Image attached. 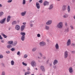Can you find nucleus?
Returning <instances> with one entry per match:
<instances>
[{"instance_id":"nucleus-1","label":"nucleus","mask_w":75,"mask_h":75,"mask_svg":"<svg viewBox=\"0 0 75 75\" xmlns=\"http://www.w3.org/2000/svg\"><path fill=\"white\" fill-rule=\"evenodd\" d=\"M21 34L22 35L21 37V40L22 41H24V40L25 39V33L21 32Z\"/></svg>"},{"instance_id":"nucleus-2","label":"nucleus","mask_w":75,"mask_h":75,"mask_svg":"<svg viewBox=\"0 0 75 75\" xmlns=\"http://www.w3.org/2000/svg\"><path fill=\"white\" fill-rule=\"evenodd\" d=\"M57 27L58 28H62L63 27V23L62 22H60L57 25Z\"/></svg>"},{"instance_id":"nucleus-3","label":"nucleus","mask_w":75,"mask_h":75,"mask_svg":"<svg viewBox=\"0 0 75 75\" xmlns=\"http://www.w3.org/2000/svg\"><path fill=\"white\" fill-rule=\"evenodd\" d=\"M6 18L2 19L0 21V23H1V24H3V23H4V22L6 21Z\"/></svg>"},{"instance_id":"nucleus-4","label":"nucleus","mask_w":75,"mask_h":75,"mask_svg":"<svg viewBox=\"0 0 75 75\" xmlns=\"http://www.w3.org/2000/svg\"><path fill=\"white\" fill-rule=\"evenodd\" d=\"M31 64L32 67L35 66V65H36V63H35V62L34 61H32L31 62Z\"/></svg>"},{"instance_id":"nucleus-5","label":"nucleus","mask_w":75,"mask_h":75,"mask_svg":"<svg viewBox=\"0 0 75 75\" xmlns=\"http://www.w3.org/2000/svg\"><path fill=\"white\" fill-rule=\"evenodd\" d=\"M64 58H67V57H68V52L67 51H66L64 53Z\"/></svg>"},{"instance_id":"nucleus-6","label":"nucleus","mask_w":75,"mask_h":75,"mask_svg":"<svg viewBox=\"0 0 75 75\" xmlns=\"http://www.w3.org/2000/svg\"><path fill=\"white\" fill-rule=\"evenodd\" d=\"M49 2L47 1H45L43 3V5L44 6H48L49 5Z\"/></svg>"},{"instance_id":"nucleus-7","label":"nucleus","mask_w":75,"mask_h":75,"mask_svg":"<svg viewBox=\"0 0 75 75\" xmlns=\"http://www.w3.org/2000/svg\"><path fill=\"white\" fill-rule=\"evenodd\" d=\"M15 29L16 30H18L20 29V27L18 25H16L15 26Z\"/></svg>"},{"instance_id":"nucleus-8","label":"nucleus","mask_w":75,"mask_h":75,"mask_svg":"<svg viewBox=\"0 0 75 75\" xmlns=\"http://www.w3.org/2000/svg\"><path fill=\"white\" fill-rule=\"evenodd\" d=\"M36 5L37 7V8L38 9H40V4H39L38 3L36 2Z\"/></svg>"},{"instance_id":"nucleus-9","label":"nucleus","mask_w":75,"mask_h":75,"mask_svg":"<svg viewBox=\"0 0 75 75\" xmlns=\"http://www.w3.org/2000/svg\"><path fill=\"white\" fill-rule=\"evenodd\" d=\"M52 21V20L48 21L47 22H46L47 25H50L51 24Z\"/></svg>"},{"instance_id":"nucleus-10","label":"nucleus","mask_w":75,"mask_h":75,"mask_svg":"<svg viewBox=\"0 0 75 75\" xmlns=\"http://www.w3.org/2000/svg\"><path fill=\"white\" fill-rule=\"evenodd\" d=\"M67 10V6L66 5H64L62 7V11H65Z\"/></svg>"},{"instance_id":"nucleus-11","label":"nucleus","mask_w":75,"mask_h":75,"mask_svg":"<svg viewBox=\"0 0 75 75\" xmlns=\"http://www.w3.org/2000/svg\"><path fill=\"white\" fill-rule=\"evenodd\" d=\"M70 44H71V40L69 39L67 42V45L69 46V45H70Z\"/></svg>"},{"instance_id":"nucleus-12","label":"nucleus","mask_w":75,"mask_h":75,"mask_svg":"<svg viewBox=\"0 0 75 75\" xmlns=\"http://www.w3.org/2000/svg\"><path fill=\"white\" fill-rule=\"evenodd\" d=\"M53 7H54V5L53 4H51L50 5L48 9L49 10H51V9L53 8Z\"/></svg>"},{"instance_id":"nucleus-13","label":"nucleus","mask_w":75,"mask_h":75,"mask_svg":"<svg viewBox=\"0 0 75 75\" xmlns=\"http://www.w3.org/2000/svg\"><path fill=\"white\" fill-rule=\"evenodd\" d=\"M40 46H44L45 45V43L44 42H42L40 43Z\"/></svg>"},{"instance_id":"nucleus-14","label":"nucleus","mask_w":75,"mask_h":75,"mask_svg":"<svg viewBox=\"0 0 75 75\" xmlns=\"http://www.w3.org/2000/svg\"><path fill=\"white\" fill-rule=\"evenodd\" d=\"M69 72L70 73H72L73 72V69H72V68L71 67H70L69 68Z\"/></svg>"},{"instance_id":"nucleus-15","label":"nucleus","mask_w":75,"mask_h":75,"mask_svg":"<svg viewBox=\"0 0 75 75\" xmlns=\"http://www.w3.org/2000/svg\"><path fill=\"white\" fill-rule=\"evenodd\" d=\"M55 47L56 50L59 49V45H58V43H56V44L55 45Z\"/></svg>"},{"instance_id":"nucleus-16","label":"nucleus","mask_w":75,"mask_h":75,"mask_svg":"<svg viewBox=\"0 0 75 75\" xmlns=\"http://www.w3.org/2000/svg\"><path fill=\"white\" fill-rule=\"evenodd\" d=\"M26 11H25L24 12H22L21 13V15L22 16H24L25 15V14H26Z\"/></svg>"},{"instance_id":"nucleus-17","label":"nucleus","mask_w":75,"mask_h":75,"mask_svg":"<svg viewBox=\"0 0 75 75\" xmlns=\"http://www.w3.org/2000/svg\"><path fill=\"white\" fill-rule=\"evenodd\" d=\"M25 25H23L21 26V31H23L24 30V28H25Z\"/></svg>"},{"instance_id":"nucleus-18","label":"nucleus","mask_w":75,"mask_h":75,"mask_svg":"<svg viewBox=\"0 0 75 75\" xmlns=\"http://www.w3.org/2000/svg\"><path fill=\"white\" fill-rule=\"evenodd\" d=\"M58 60H55L53 62V64L54 65H55L56 64H58Z\"/></svg>"},{"instance_id":"nucleus-19","label":"nucleus","mask_w":75,"mask_h":75,"mask_svg":"<svg viewBox=\"0 0 75 75\" xmlns=\"http://www.w3.org/2000/svg\"><path fill=\"white\" fill-rule=\"evenodd\" d=\"M45 29L46 30H48L50 29V27H49V26L46 25L45 26Z\"/></svg>"},{"instance_id":"nucleus-20","label":"nucleus","mask_w":75,"mask_h":75,"mask_svg":"<svg viewBox=\"0 0 75 75\" xmlns=\"http://www.w3.org/2000/svg\"><path fill=\"white\" fill-rule=\"evenodd\" d=\"M40 68L42 71H45V69H44V66H42L40 67Z\"/></svg>"},{"instance_id":"nucleus-21","label":"nucleus","mask_w":75,"mask_h":75,"mask_svg":"<svg viewBox=\"0 0 75 75\" xmlns=\"http://www.w3.org/2000/svg\"><path fill=\"white\" fill-rule=\"evenodd\" d=\"M10 18H11V17H10V16H8V17L7 19V22H9V21H10Z\"/></svg>"},{"instance_id":"nucleus-22","label":"nucleus","mask_w":75,"mask_h":75,"mask_svg":"<svg viewBox=\"0 0 75 75\" xmlns=\"http://www.w3.org/2000/svg\"><path fill=\"white\" fill-rule=\"evenodd\" d=\"M67 10L68 12L69 13V12H70V11H71V9H70V6H68L67 7Z\"/></svg>"},{"instance_id":"nucleus-23","label":"nucleus","mask_w":75,"mask_h":75,"mask_svg":"<svg viewBox=\"0 0 75 75\" xmlns=\"http://www.w3.org/2000/svg\"><path fill=\"white\" fill-rule=\"evenodd\" d=\"M68 17V15L67 14H65L63 16L64 18H67Z\"/></svg>"},{"instance_id":"nucleus-24","label":"nucleus","mask_w":75,"mask_h":75,"mask_svg":"<svg viewBox=\"0 0 75 75\" xmlns=\"http://www.w3.org/2000/svg\"><path fill=\"white\" fill-rule=\"evenodd\" d=\"M30 73H31V72H30V71L26 72L25 73V75H29L30 74Z\"/></svg>"},{"instance_id":"nucleus-25","label":"nucleus","mask_w":75,"mask_h":75,"mask_svg":"<svg viewBox=\"0 0 75 75\" xmlns=\"http://www.w3.org/2000/svg\"><path fill=\"white\" fill-rule=\"evenodd\" d=\"M13 43V41H9L8 42V44H12Z\"/></svg>"},{"instance_id":"nucleus-26","label":"nucleus","mask_w":75,"mask_h":75,"mask_svg":"<svg viewBox=\"0 0 75 75\" xmlns=\"http://www.w3.org/2000/svg\"><path fill=\"white\" fill-rule=\"evenodd\" d=\"M65 32H67V33H68V32H69V28H67L65 29L64 30Z\"/></svg>"},{"instance_id":"nucleus-27","label":"nucleus","mask_w":75,"mask_h":75,"mask_svg":"<svg viewBox=\"0 0 75 75\" xmlns=\"http://www.w3.org/2000/svg\"><path fill=\"white\" fill-rule=\"evenodd\" d=\"M7 47L8 48H11L12 47V46L11 45H7Z\"/></svg>"},{"instance_id":"nucleus-28","label":"nucleus","mask_w":75,"mask_h":75,"mask_svg":"<svg viewBox=\"0 0 75 75\" xmlns=\"http://www.w3.org/2000/svg\"><path fill=\"white\" fill-rule=\"evenodd\" d=\"M4 14V13H3V12L1 11L0 12V16L1 17V16H2Z\"/></svg>"},{"instance_id":"nucleus-29","label":"nucleus","mask_w":75,"mask_h":75,"mask_svg":"<svg viewBox=\"0 0 75 75\" xmlns=\"http://www.w3.org/2000/svg\"><path fill=\"white\" fill-rule=\"evenodd\" d=\"M11 64L12 65H14V62L13 61H11Z\"/></svg>"},{"instance_id":"nucleus-30","label":"nucleus","mask_w":75,"mask_h":75,"mask_svg":"<svg viewBox=\"0 0 75 75\" xmlns=\"http://www.w3.org/2000/svg\"><path fill=\"white\" fill-rule=\"evenodd\" d=\"M36 50H37L36 48H33L32 49V51H33V52H34L36 51Z\"/></svg>"},{"instance_id":"nucleus-31","label":"nucleus","mask_w":75,"mask_h":75,"mask_svg":"<svg viewBox=\"0 0 75 75\" xmlns=\"http://www.w3.org/2000/svg\"><path fill=\"white\" fill-rule=\"evenodd\" d=\"M12 24H17V22L16 21H13L12 23Z\"/></svg>"},{"instance_id":"nucleus-32","label":"nucleus","mask_w":75,"mask_h":75,"mask_svg":"<svg viewBox=\"0 0 75 75\" xmlns=\"http://www.w3.org/2000/svg\"><path fill=\"white\" fill-rule=\"evenodd\" d=\"M2 35H3L4 37V38H7V36L6 35H4V33H2Z\"/></svg>"},{"instance_id":"nucleus-33","label":"nucleus","mask_w":75,"mask_h":75,"mask_svg":"<svg viewBox=\"0 0 75 75\" xmlns=\"http://www.w3.org/2000/svg\"><path fill=\"white\" fill-rule=\"evenodd\" d=\"M17 55H19V56L21 55V54L20 53V51L18 52L17 53Z\"/></svg>"},{"instance_id":"nucleus-34","label":"nucleus","mask_w":75,"mask_h":75,"mask_svg":"<svg viewBox=\"0 0 75 75\" xmlns=\"http://www.w3.org/2000/svg\"><path fill=\"white\" fill-rule=\"evenodd\" d=\"M11 50L12 51H15V50H16L15 49V48H12L11 49Z\"/></svg>"},{"instance_id":"nucleus-35","label":"nucleus","mask_w":75,"mask_h":75,"mask_svg":"<svg viewBox=\"0 0 75 75\" xmlns=\"http://www.w3.org/2000/svg\"><path fill=\"white\" fill-rule=\"evenodd\" d=\"M25 0H23V2L22 3L23 4H25Z\"/></svg>"},{"instance_id":"nucleus-36","label":"nucleus","mask_w":75,"mask_h":75,"mask_svg":"<svg viewBox=\"0 0 75 75\" xmlns=\"http://www.w3.org/2000/svg\"><path fill=\"white\" fill-rule=\"evenodd\" d=\"M22 63L23 65H24L25 66H27V64L25 63L24 62H23Z\"/></svg>"},{"instance_id":"nucleus-37","label":"nucleus","mask_w":75,"mask_h":75,"mask_svg":"<svg viewBox=\"0 0 75 75\" xmlns=\"http://www.w3.org/2000/svg\"><path fill=\"white\" fill-rule=\"evenodd\" d=\"M28 56L27 55V54H25L24 55V58H26Z\"/></svg>"},{"instance_id":"nucleus-38","label":"nucleus","mask_w":75,"mask_h":75,"mask_svg":"<svg viewBox=\"0 0 75 75\" xmlns=\"http://www.w3.org/2000/svg\"><path fill=\"white\" fill-rule=\"evenodd\" d=\"M70 27L71 30H73V29H74V27L72 25H71L70 26Z\"/></svg>"},{"instance_id":"nucleus-39","label":"nucleus","mask_w":75,"mask_h":75,"mask_svg":"<svg viewBox=\"0 0 75 75\" xmlns=\"http://www.w3.org/2000/svg\"><path fill=\"white\" fill-rule=\"evenodd\" d=\"M42 0H40L38 2L40 3L41 4L42 3Z\"/></svg>"},{"instance_id":"nucleus-40","label":"nucleus","mask_w":75,"mask_h":75,"mask_svg":"<svg viewBox=\"0 0 75 75\" xmlns=\"http://www.w3.org/2000/svg\"><path fill=\"white\" fill-rule=\"evenodd\" d=\"M38 37H41V35H40V34H38L37 35Z\"/></svg>"},{"instance_id":"nucleus-41","label":"nucleus","mask_w":75,"mask_h":75,"mask_svg":"<svg viewBox=\"0 0 75 75\" xmlns=\"http://www.w3.org/2000/svg\"><path fill=\"white\" fill-rule=\"evenodd\" d=\"M1 75H5V72L4 71L2 72Z\"/></svg>"},{"instance_id":"nucleus-42","label":"nucleus","mask_w":75,"mask_h":75,"mask_svg":"<svg viewBox=\"0 0 75 75\" xmlns=\"http://www.w3.org/2000/svg\"><path fill=\"white\" fill-rule=\"evenodd\" d=\"M3 56L2 55H0V58H3Z\"/></svg>"},{"instance_id":"nucleus-43","label":"nucleus","mask_w":75,"mask_h":75,"mask_svg":"<svg viewBox=\"0 0 75 75\" xmlns=\"http://www.w3.org/2000/svg\"><path fill=\"white\" fill-rule=\"evenodd\" d=\"M12 1V0H9L8 1V3H11Z\"/></svg>"},{"instance_id":"nucleus-44","label":"nucleus","mask_w":75,"mask_h":75,"mask_svg":"<svg viewBox=\"0 0 75 75\" xmlns=\"http://www.w3.org/2000/svg\"><path fill=\"white\" fill-rule=\"evenodd\" d=\"M6 52L7 54H9L10 52L9 51H7Z\"/></svg>"},{"instance_id":"nucleus-45","label":"nucleus","mask_w":75,"mask_h":75,"mask_svg":"<svg viewBox=\"0 0 75 75\" xmlns=\"http://www.w3.org/2000/svg\"><path fill=\"white\" fill-rule=\"evenodd\" d=\"M0 40H3V38L1 37V35H0Z\"/></svg>"},{"instance_id":"nucleus-46","label":"nucleus","mask_w":75,"mask_h":75,"mask_svg":"<svg viewBox=\"0 0 75 75\" xmlns=\"http://www.w3.org/2000/svg\"><path fill=\"white\" fill-rule=\"evenodd\" d=\"M17 42H14V45H16V44H17Z\"/></svg>"},{"instance_id":"nucleus-47","label":"nucleus","mask_w":75,"mask_h":75,"mask_svg":"<svg viewBox=\"0 0 75 75\" xmlns=\"http://www.w3.org/2000/svg\"><path fill=\"white\" fill-rule=\"evenodd\" d=\"M71 46H75V44L74 43H72L71 44Z\"/></svg>"},{"instance_id":"nucleus-48","label":"nucleus","mask_w":75,"mask_h":75,"mask_svg":"<svg viewBox=\"0 0 75 75\" xmlns=\"http://www.w3.org/2000/svg\"><path fill=\"white\" fill-rule=\"evenodd\" d=\"M39 54L40 55V56H41V57H42V54L41 53H39Z\"/></svg>"},{"instance_id":"nucleus-49","label":"nucleus","mask_w":75,"mask_h":75,"mask_svg":"<svg viewBox=\"0 0 75 75\" xmlns=\"http://www.w3.org/2000/svg\"><path fill=\"white\" fill-rule=\"evenodd\" d=\"M28 71H30V69L29 67H28L27 68Z\"/></svg>"},{"instance_id":"nucleus-50","label":"nucleus","mask_w":75,"mask_h":75,"mask_svg":"<svg viewBox=\"0 0 75 75\" xmlns=\"http://www.w3.org/2000/svg\"><path fill=\"white\" fill-rule=\"evenodd\" d=\"M23 24L24 25H25V24H26V23L25 22H24L23 23Z\"/></svg>"},{"instance_id":"nucleus-51","label":"nucleus","mask_w":75,"mask_h":75,"mask_svg":"<svg viewBox=\"0 0 75 75\" xmlns=\"http://www.w3.org/2000/svg\"><path fill=\"white\" fill-rule=\"evenodd\" d=\"M30 27H33V24H30Z\"/></svg>"},{"instance_id":"nucleus-52","label":"nucleus","mask_w":75,"mask_h":75,"mask_svg":"<svg viewBox=\"0 0 75 75\" xmlns=\"http://www.w3.org/2000/svg\"><path fill=\"white\" fill-rule=\"evenodd\" d=\"M34 21H30V23H34Z\"/></svg>"},{"instance_id":"nucleus-53","label":"nucleus","mask_w":75,"mask_h":75,"mask_svg":"<svg viewBox=\"0 0 75 75\" xmlns=\"http://www.w3.org/2000/svg\"><path fill=\"white\" fill-rule=\"evenodd\" d=\"M33 1V0H29V2L31 3V1Z\"/></svg>"},{"instance_id":"nucleus-54","label":"nucleus","mask_w":75,"mask_h":75,"mask_svg":"<svg viewBox=\"0 0 75 75\" xmlns=\"http://www.w3.org/2000/svg\"><path fill=\"white\" fill-rule=\"evenodd\" d=\"M1 42H2V43H3V42H4V40H1Z\"/></svg>"},{"instance_id":"nucleus-55","label":"nucleus","mask_w":75,"mask_h":75,"mask_svg":"<svg viewBox=\"0 0 75 75\" xmlns=\"http://www.w3.org/2000/svg\"><path fill=\"white\" fill-rule=\"evenodd\" d=\"M72 52L73 54H74V53H75V51H73Z\"/></svg>"},{"instance_id":"nucleus-56","label":"nucleus","mask_w":75,"mask_h":75,"mask_svg":"<svg viewBox=\"0 0 75 75\" xmlns=\"http://www.w3.org/2000/svg\"><path fill=\"white\" fill-rule=\"evenodd\" d=\"M50 67H51V66H52V63H50Z\"/></svg>"},{"instance_id":"nucleus-57","label":"nucleus","mask_w":75,"mask_h":75,"mask_svg":"<svg viewBox=\"0 0 75 75\" xmlns=\"http://www.w3.org/2000/svg\"><path fill=\"white\" fill-rule=\"evenodd\" d=\"M67 23H66L65 24V26H67Z\"/></svg>"},{"instance_id":"nucleus-58","label":"nucleus","mask_w":75,"mask_h":75,"mask_svg":"<svg viewBox=\"0 0 75 75\" xmlns=\"http://www.w3.org/2000/svg\"><path fill=\"white\" fill-rule=\"evenodd\" d=\"M1 65H2V66H4V63H2Z\"/></svg>"},{"instance_id":"nucleus-59","label":"nucleus","mask_w":75,"mask_h":75,"mask_svg":"<svg viewBox=\"0 0 75 75\" xmlns=\"http://www.w3.org/2000/svg\"><path fill=\"white\" fill-rule=\"evenodd\" d=\"M43 58V59H45V58H46V57H44Z\"/></svg>"},{"instance_id":"nucleus-60","label":"nucleus","mask_w":75,"mask_h":75,"mask_svg":"<svg viewBox=\"0 0 75 75\" xmlns=\"http://www.w3.org/2000/svg\"><path fill=\"white\" fill-rule=\"evenodd\" d=\"M0 7H2V5H1V4H0Z\"/></svg>"},{"instance_id":"nucleus-61","label":"nucleus","mask_w":75,"mask_h":75,"mask_svg":"<svg viewBox=\"0 0 75 75\" xmlns=\"http://www.w3.org/2000/svg\"><path fill=\"white\" fill-rule=\"evenodd\" d=\"M48 61H49V60H48L47 61V63H48Z\"/></svg>"},{"instance_id":"nucleus-62","label":"nucleus","mask_w":75,"mask_h":75,"mask_svg":"<svg viewBox=\"0 0 75 75\" xmlns=\"http://www.w3.org/2000/svg\"><path fill=\"white\" fill-rule=\"evenodd\" d=\"M35 69H36V70H37V68H36Z\"/></svg>"},{"instance_id":"nucleus-63","label":"nucleus","mask_w":75,"mask_h":75,"mask_svg":"<svg viewBox=\"0 0 75 75\" xmlns=\"http://www.w3.org/2000/svg\"><path fill=\"white\" fill-rule=\"evenodd\" d=\"M31 75H34V74H31Z\"/></svg>"},{"instance_id":"nucleus-64","label":"nucleus","mask_w":75,"mask_h":75,"mask_svg":"<svg viewBox=\"0 0 75 75\" xmlns=\"http://www.w3.org/2000/svg\"><path fill=\"white\" fill-rule=\"evenodd\" d=\"M38 58L40 59V58L39 57H38Z\"/></svg>"}]
</instances>
